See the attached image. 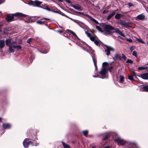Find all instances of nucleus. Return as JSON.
<instances>
[{"instance_id": "nucleus-55", "label": "nucleus", "mask_w": 148, "mask_h": 148, "mask_svg": "<svg viewBox=\"0 0 148 148\" xmlns=\"http://www.w3.org/2000/svg\"><path fill=\"white\" fill-rule=\"evenodd\" d=\"M129 41L130 42H132V41L131 39H130L129 40Z\"/></svg>"}, {"instance_id": "nucleus-27", "label": "nucleus", "mask_w": 148, "mask_h": 148, "mask_svg": "<svg viewBox=\"0 0 148 148\" xmlns=\"http://www.w3.org/2000/svg\"><path fill=\"white\" fill-rule=\"evenodd\" d=\"M128 79L131 81H133L134 80V78L133 75H130L128 76Z\"/></svg>"}, {"instance_id": "nucleus-39", "label": "nucleus", "mask_w": 148, "mask_h": 148, "mask_svg": "<svg viewBox=\"0 0 148 148\" xmlns=\"http://www.w3.org/2000/svg\"><path fill=\"white\" fill-rule=\"evenodd\" d=\"M73 21H74L75 23L77 24L78 25L79 24V22H80L79 21L74 19Z\"/></svg>"}, {"instance_id": "nucleus-58", "label": "nucleus", "mask_w": 148, "mask_h": 148, "mask_svg": "<svg viewBox=\"0 0 148 148\" xmlns=\"http://www.w3.org/2000/svg\"><path fill=\"white\" fill-rule=\"evenodd\" d=\"M44 19H46V20H49V18H44Z\"/></svg>"}, {"instance_id": "nucleus-8", "label": "nucleus", "mask_w": 148, "mask_h": 148, "mask_svg": "<svg viewBox=\"0 0 148 148\" xmlns=\"http://www.w3.org/2000/svg\"><path fill=\"white\" fill-rule=\"evenodd\" d=\"M107 73V70L106 68L103 67L101 69L99 73L100 74L101 76L99 77V78L102 79L105 78L106 77V75Z\"/></svg>"}, {"instance_id": "nucleus-32", "label": "nucleus", "mask_w": 148, "mask_h": 148, "mask_svg": "<svg viewBox=\"0 0 148 148\" xmlns=\"http://www.w3.org/2000/svg\"><path fill=\"white\" fill-rule=\"evenodd\" d=\"M109 134H107L105 136L102 138V140H105L107 139V138L109 137Z\"/></svg>"}, {"instance_id": "nucleus-21", "label": "nucleus", "mask_w": 148, "mask_h": 148, "mask_svg": "<svg viewBox=\"0 0 148 148\" xmlns=\"http://www.w3.org/2000/svg\"><path fill=\"white\" fill-rule=\"evenodd\" d=\"M64 148H71L70 146L63 142H61Z\"/></svg>"}, {"instance_id": "nucleus-48", "label": "nucleus", "mask_w": 148, "mask_h": 148, "mask_svg": "<svg viewBox=\"0 0 148 148\" xmlns=\"http://www.w3.org/2000/svg\"><path fill=\"white\" fill-rule=\"evenodd\" d=\"M128 5L130 6V7H132L133 6V4L131 3H128Z\"/></svg>"}, {"instance_id": "nucleus-17", "label": "nucleus", "mask_w": 148, "mask_h": 148, "mask_svg": "<svg viewBox=\"0 0 148 148\" xmlns=\"http://www.w3.org/2000/svg\"><path fill=\"white\" fill-rule=\"evenodd\" d=\"M141 90L142 91L148 92V86H143Z\"/></svg>"}, {"instance_id": "nucleus-49", "label": "nucleus", "mask_w": 148, "mask_h": 148, "mask_svg": "<svg viewBox=\"0 0 148 148\" xmlns=\"http://www.w3.org/2000/svg\"><path fill=\"white\" fill-rule=\"evenodd\" d=\"M123 24L125 25V26H127L128 25V24L127 23L125 22H123Z\"/></svg>"}, {"instance_id": "nucleus-19", "label": "nucleus", "mask_w": 148, "mask_h": 148, "mask_svg": "<svg viewBox=\"0 0 148 148\" xmlns=\"http://www.w3.org/2000/svg\"><path fill=\"white\" fill-rule=\"evenodd\" d=\"M11 40L10 39H7L5 41V44L6 45L9 46L10 45L11 43Z\"/></svg>"}, {"instance_id": "nucleus-22", "label": "nucleus", "mask_w": 148, "mask_h": 148, "mask_svg": "<svg viewBox=\"0 0 148 148\" xmlns=\"http://www.w3.org/2000/svg\"><path fill=\"white\" fill-rule=\"evenodd\" d=\"M115 14V12H113L112 13H111L107 17V19L108 20H109L113 16H114Z\"/></svg>"}, {"instance_id": "nucleus-50", "label": "nucleus", "mask_w": 148, "mask_h": 148, "mask_svg": "<svg viewBox=\"0 0 148 148\" xmlns=\"http://www.w3.org/2000/svg\"><path fill=\"white\" fill-rule=\"evenodd\" d=\"M130 49L131 51H132L134 49L133 47H130Z\"/></svg>"}, {"instance_id": "nucleus-10", "label": "nucleus", "mask_w": 148, "mask_h": 148, "mask_svg": "<svg viewBox=\"0 0 148 148\" xmlns=\"http://www.w3.org/2000/svg\"><path fill=\"white\" fill-rule=\"evenodd\" d=\"M145 18V16L143 14H141L138 15L135 17V19L137 21L142 20Z\"/></svg>"}, {"instance_id": "nucleus-23", "label": "nucleus", "mask_w": 148, "mask_h": 148, "mask_svg": "<svg viewBox=\"0 0 148 148\" xmlns=\"http://www.w3.org/2000/svg\"><path fill=\"white\" fill-rule=\"evenodd\" d=\"M16 42H12L10 44L9 46L12 47H13L14 49L15 48L14 46H16Z\"/></svg>"}, {"instance_id": "nucleus-24", "label": "nucleus", "mask_w": 148, "mask_h": 148, "mask_svg": "<svg viewBox=\"0 0 148 148\" xmlns=\"http://www.w3.org/2000/svg\"><path fill=\"white\" fill-rule=\"evenodd\" d=\"M121 15L119 13L116 14L115 16V18L116 19H119L121 17Z\"/></svg>"}, {"instance_id": "nucleus-54", "label": "nucleus", "mask_w": 148, "mask_h": 148, "mask_svg": "<svg viewBox=\"0 0 148 148\" xmlns=\"http://www.w3.org/2000/svg\"><path fill=\"white\" fill-rule=\"evenodd\" d=\"M103 148H110V147L109 146H106Z\"/></svg>"}, {"instance_id": "nucleus-6", "label": "nucleus", "mask_w": 148, "mask_h": 148, "mask_svg": "<svg viewBox=\"0 0 148 148\" xmlns=\"http://www.w3.org/2000/svg\"><path fill=\"white\" fill-rule=\"evenodd\" d=\"M104 46L106 48V54L107 56H108L110 54V51L114 52L115 50V49L114 48L111 46H108L106 45H104Z\"/></svg>"}, {"instance_id": "nucleus-42", "label": "nucleus", "mask_w": 148, "mask_h": 148, "mask_svg": "<svg viewBox=\"0 0 148 148\" xmlns=\"http://www.w3.org/2000/svg\"><path fill=\"white\" fill-rule=\"evenodd\" d=\"M122 56H121L122 58H123L124 60H125L126 59V57L123 54H122Z\"/></svg>"}, {"instance_id": "nucleus-3", "label": "nucleus", "mask_w": 148, "mask_h": 148, "mask_svg": "<svg viewBox=\"0 0 148 148\" xmlns=\"http://www.w3.org/2000/svg\"><path fill=\"white\" fill-rule=\"evenodd\" d=\"M42 3V2L36 0L34 1H31L27 4L31 6L40 8V5Z\"/></svg>"}, {"instance_id": "nucleus-46", "label": "nucleus", "mask_w": 148, "mask_h": 148, "mask_svg": "<svg viewBox=\"0 0 148 148\" xmlns=\"http://www.w3.org/2000/svg\"><path fill=\"white\" fill-rule=\"evenodd\" d=\"M67 30L72 34H73L74 33V32L71 30L67 29Z\"/></svg>"}, {"instance_id": "nucleus-13", "label": "nucleus", "mask_w": 148, "mask_h": 148, "mask_svg": "<svg viewBox=\"0 0 148 148\" xmlns=\"http://www.w3.org/2000/svg\"><path fill=\"white\" fill-rule=\"evenodd\" d=\"M40 8H42L43 9L46 10L49 12L52 11L53 12H56V11L52 10H51L49 8L48 6L46 4H44L43 5V7H41Z\"/></svg>"}, {"instance_id": "nucleus-33", "label": "nucleus", "mask_w": 148, "mask_h": 148, "mask_svg": "<svg viewBox=\"0 0 148 148\" xmlns=\"http://www.w3.org/2000/svg\"><path fill=\"white\" fill-rule=\"evenodd\" d=\"M85 33L86 34V35H87V36L89 38H90L91 36V34L90 33L87 32L86 31H85Z\"/></svg>"}, {"instance_id": "nucleus-16", "label": "nucleus", "mask_w": 148, "mask_h": 148, "mask_svg": "<svg viewBox=\"0 0 148 148\" xmlns=\"http://www.w3.org/2000/svg\"><path fill=\"white\" fill-rule=\"evenodd\" d=\"M2 127L4 129H9L11 128V125L8 123L3 124L2 125Z\"/></svg>"}, {"instance_id": "nucleus-63", "label": "nucleus", "mask_w": 148, "mask_h": 148, "mask_svg": "<svg viewBox=\"0 0 148 148\" xmlns=\"http://www.w3.org/2000/svg\"><path fill=\"white\" fill-rule=\"evenodd\" d=\"M41 52L42 53H47V52Z\"/></svg>"}, {"instance_id": "nucleus-28", "label": "nucleus", "mask_w": 148, "mask_h": 148, "mask_svg": "<svg viewBox=\"0 0 148 148\" xmlns=\"http://www.w3.org/2000/svg\"><path fill=\"white\" fill-rule=\"evenodd\" d=\"M9 47V51L11 53H14V50L13 49V47H12L10 46Z\"/></svg>"}, {"instance_id": "nucleus-7", "label": "nucleus", "mask_w": 148, "mask_h": 148, "mask_svg": "<svg viewBox=\"0 0 148 148\" xmlns=\"http://www.w3.org/2000/svg\"><path fill=\"white\" fill-rule=\"evenodd\" d=\"M115 141L118 144H120L121 145H123L125 144H128V142H126L120 137L115 138Z\"/></svg>"}, {"instance_id": "nucleus-64", "label": "nucleus", "mask_w": 148, "mask_h": 148, "mask_svg": "<svg viewBox=\"0 0 148 148\" xmlns=\"http://www.w3.org/2000/svg\"><path fill=\"white\" fill-rule=\"evenodd\" d=\"M91 148H96V147L95 146H94L92 147Z\"/></svg>"}, {"instance_id": "nucleus-43", "label": "nucleus", "mask_w": 148, "mask_h": 148, "mask_svg": "<svg viewBox=\"0 0 148 148\" xmlns=\"http://www.w3.org/2000/svg\"><path fill=\"white\" fill-rule=\"evenodd\" d=\"M108 63L106 62H103L102 64V65L103 66H104L106 65H107Z\"/></svg>"}, {"instance_id": "nucleus-44", "label": "nucleus", "mask_w": 148, "mask_h": 148, "mask_svg": "<svg viewBox=\"0 0 148 148\" xmlns=\"http://www.w3.org/2000/svg\"><path fill=\"white\" fill-rule=\"evenodd\" d=\"M132 73H133V74H132V75H133V76H134L135 77H136V73L134 71H133Z\"/></svg>"}, {"instance_id": "nucleus-61", "label": "nucleus", "mask_w": 148, "mask_h": 148, "mask_svg": "<svg viewBox=\"0 0 148 148\" xmlns=\"http://www.w3.org/2000/svg\"><path fill=\"white\" fill-rule=\"evenodd\" d=\"M2 14V12H0V16H1Z\"/></svg>"}, {"instance_id": "nucleus-62", "label": "nucleus", "mask_w": 148, "mask_h": 148, "mask_svg": "<svg viewBox=\"0 0 148 148\" xmlns=\"http://www.w3.org/2000/svg\"><path fill=\"white\" fill-rule=\"evenodd\" d=\"M64 16H65V17H66L67 16L66 15H65V14L64 15Z\"/></svg>"}, {"instance_id": "nucleus-9", "label": "nucleus", "mask_w": 148, "mask_h": 148, "mask_svg": "<svg viewBox=\"0 0 148 148\" xmlns=\"http://www.w3.org/2000/svg\"><path fill=\"white\" fill-rule=\"evenodd\" d=\"M86 51L89 53L90 54L92 58V60H93V62H94V65L95 66V70H97V64H96V60H95V59L94 58H93V56L94 55V51H93V50H91V51L90 52H89L88 51Z\"/></svg>"}, {"instance_id": "nucleus-47", "label": "nucleus", "mask_w": 148, "mask_h": 148, "mask_svg": "<svg viewBox=\"0 0 148 148\" xmlns=\"http://www.w3.org/2000/svg\"><path fill=\"white\" fill-rule=\"evenodd\" d=\"M113 68V66H111L110 67L109 69V70L110 71V72H111L112 71V69Z\"/></svg>"}, {"instance_id": "nucleus-31", "label": "nucleus", "mask_w": 148, "mask_h": 148, "mask_svg": "<svg viewBox=\"0 0 148 148\" xmlns=\"http://www.w3.org/2000/svg\"><path fill=\"white\" fill-rule=\"evenodd\" d=\"M88 132V131L87 130L83 131V133L84 135L85 136H86L87 135Z\"/></svg>"}, {"instance_id": "nucleus-12", "label": "nucleus", "mask_w": 148, "mask_h": 148, "mask_svg": "<svg viewBox=\"0 0 148 148\" xmlns=\"http://www.w3.org/2000/svg\"><path fill=\"white\" fill-rule=\"evenodd\" d=\"M138 77H141L144 79H148V73H146L138 75Z\"/></svg>"}, {"instance_id": "nucleus-30", "label": "nucleus", "mask_w": 148, "mask_h": 148, "mask_svg": "<svg viewBox=\"0 0 148 148\" xmlns=\"http://www.w3.org/2000/svg\"><path fill=\"white\" fill-rule=\"evenodd\" d=\"M136 40L139 42H140L141 43L143 44H145V42L141 39L137 38L136 39Z\"/></svg>"}, {"instance_id": "nucleus-60", "label": "nucleus", "mask_w": 148, "mask_h": 148, "mask_svg": "<svg viewBox=\"0 0 148 148\" xmlns=\"http://www.w3.org/2000/svg\"><path fill=\"white\" fill-rule=\"evenodd\" d=\"M69 19H70L72 20V21H73V20H74V19L71 18H69Z\"/></svg>"}, {"instance_id": "nucleus-34", "label": "nucleus", "mask_w": 148, "mask_h": 148, "mask_svg": "<svg viewBox=\"0 0 148 148\" xmlns=\"http://www.w3.org/2000/svg\"><path fill=\"white\" fill-rule=\"evenodd\" d=\"M147 69L146 67H139L138 68V70H142L143 69Z\"/></svg>"}, {"instance_id": "nucleus-26", "label": "nucleus", "mask_w": 148, "mask_h": 148, "mask_svg": "<svg viewBox=\"0 0 148 148\" xmlns=\"http://www.w3.org/2000/svg\"><path fill=\"white\" fill-rule=\"evenodd\" d=\"M14 47H15L14 49L16 50H20L21 48V47L19 45H16V46H14Z\"/></svg>"}, {"instance_id": "nucleus-40", "label": "nucleus", "mask_w": 148, "mask_h": 148, "mask_svg": "<svg viewBox=\"0 0 148 148\" xmlns=\"http://www.w3.org/2000/svg\"><path fill=\"white\" fill-rule=\"evenodd\" d=\"M36 23L42 25L43 24V22L41 21H38L36 22Z\"/></svg>"}, {"instance_id": "nucleus-25", "label": "nucleus", "mask_w": 148, "mask_h": 148, "mask_svg": "<svg viewBox=\"0 0 148 148\" xmlns=\"http://www.w3.org/2000/svg\"><path fill=\"white\" fill-rule=\"evenodd\" d=\"M119 78L120 79L119 82L120 83H122L124 78V77L123 76H120L119 77Z\"/></svg>"}, {"instance_id": "nucleus-2", "label": "nucleus", "mask_w": 148, "mask_h": 148, "mask_svg": "<svg viewBox=\"0 0 148 148\" xmlns=\"http://www.w3.org/2000/svg\"><path fill=\"white\" fill-rule=\"evenodd\" d=\"M102 26L103 27V32L101 29L100 27L98 25L96 26V28L100 32H103L105 35H110L112 34L111 30L114 29V28L109 25H107L105 23H103Z\"/></svg>"}, {"instance_id": "nucleus-29", "label": "nucleus", "mask_w": 148, "mask_h": 148, "mask_svg": "<svg viewBox=\"0 0 148 148\" xmlns=\"http://www.w3.org/2000/svg\"><path fill=\"white\" fill-rule=\"evenodd\" d=\"M96 38V36H91L89 38L91 41H94L95 40Z\"/></svg>"}, {"instance_id": "nucleus-14", "label": "nucleus", "mask_w": 148, "mask_h": 148, "mask_svg": "<svg viewBox=\"0 0 148 148\" xmlns=\"http://www.w3.org/2000/svg\"><path fill=\"white\" fill-rule=\"evenodd\" d=\"M114 58L116 60H121L122 59L121 56L117 53H116L115 54Z\"/></svg>"}, {"instance_id": "nucleus-41", "label": "nucleus", "mask_w": 148, "mask_h": 148, "mask_svg": "<svg viewBox=\"0 0 148 148\" xmlns=\"http://www.w3.org/2000/svg\"><path fill=\"white\" fill-rule=\"evenodd\" d=\"M32 38H29L27 40V42L28 43H30V41L32 40Z\"/></svg>"}, {"instance_id": "nucleus-1", "label": "nucleus", "mask_w": 148, "mask_h": 148, "mask_svg": "<svg viewBox=\"0 0 148 148\" xmlns=\"http://www.w3.org/2000/svg\"><path fill=\"white\" fill-rule=\"evenodd\" d=\"M27 15L21 13L17 12L15 14H8L6 18V21L8 22L16 20L17 18H21L23 17H25Z\"/></svg>"}, {"instance_id": "nucleus-57", "label": "nucleus", "mask_w": 148, "mask_h": 148, "mask_svg": "<svg viewBox=\"0 0 148 148\" xmlns=\"http://www.w3.org/2000/svg\"><path fill=\"white\" fill-rule=\"evenodd\" d=\"M60 14L62 15L63 16H64V14L62 12H61L60 13Z\"/></svg>"}, {"instance_id": "nucleus-56", "label": "nucleus", "mask_w": 148, "mask_h": 148, "mask_svg": "<svg viewBox=\"0 0 148 148\" xmlns=\"http://www.w3.org/2000/svg\"><path fill=\"white\" fill-rule=\"evenodd\" d=\"M58 32H60V33H62L63 32L62 31H61V30H59V31H58Z\"/></svg>"}, {"instance_id": "nucleus-15", "label": "nucleus", "mask_w": 148, "mask_h": 148, "mask_svg": "<svg viewBox=\"0 0 148 148\" xmlns=\"http://www.w3.org/2000/svg\"><path fill=\"white\" fill-rule=\"evenodd\" d=\"M5 42L4 40H0V50L2 49L5 46Z\"/></svg>"}, {"instance_id": "nucleus-36", "label": "nucleus", "mask_w": 148, "mask_h": 148, "mask_svg": "<svg viewBox=\"0 0 148 148\" xmlns=\"http://www.w3.org/2000/svg\"><path fill=\"white\" fill-rule=\"evenodd\" d=\"M133 55L136 57H137V53L136 51H133Z\"/></svg>"}, {"instance_id": "nucleus-4", "label": "nucleus", "mask_w": 148, "mask_h": 148, "mask_svg": "<svg viewBox=\"0 0 148 148\" xmlns=\"http://www.w3.org/2000/svg\"><path fill=\"white\" fill-rule=\"evenodd\" d=\"M30 144H31L32 146H38V145L34 144L32 142L29 141V139L28 138H25L23 142V145L24 147L25 148H28L29 145Z\"/></svg>"}, {"instance_id": "nucleus-38", "label": "nucleus", "mask_w": 148, "mask_h": 148, "mask_svg": "<svg viewBox=\"0 0 148 148\" xmlns=\"http://www.w3.org/2000/svg\"><path fill=\"white\" fill-rule=\"evenodd\" d=\"M72 34L75 38H77V39L79 40V38L78 37V36L74 32Z\"/></svg>"}, {"instance_id": "nucleus-20", "label": "nucleus", "mask_w": 148, "mask_h": 148, "mask_svg": "<svg viewBox=\"0 0 148 148\" xmlns=\"http://www.w3.org/2000/svg\"><path fill=\"white\" fill-rule=\"evenodd\" d=\"M129 144L130 145H133L134 147L136 148H140L137 144L135 142H130Z\"/></svg>"}, {"instance_id": "nucleus-59", "label": "nucleus", "mask_w": 148, "mask_h": 148, "mask_svg": "<svg viewBox=\"0 0 148 148\" xmlns=\"http://www.w3.org/2000/svg\"><path fill=\"white\" fill-rule=\"evenodd\" d=\"M0 117V122H2V119Z\"/></svg>"}, {"instance_id": "nucleus-11", "label": "nucleus", "mask_w": 148, "mask_h": 148, "mask_svg": "<svg viewBox=\"0 0 148 148\" xmlns=\"http://www.w3.org/2000/svg\"><path fill=\"white\" fill-rule=\"evenodd\" d=\"M71 7L75 9L78 11H81L82 10L80 6L78 4H77L75 5H72Z\"/></svg>"}, {"instance_id": "nucleus-35", "label": "nucleus", "mask_w": 148, "mask_h": 148, "mask_svg": "<svg viewBox=\"0 0 148 148\" xmlns=\"http://www.w3.org/2000/svg\"><path fill=\"white\" fill-rule=\"evenodd\" d=\"M127 63H130L131 64H132L133 63V61L130 59H128L126 61Z\"/></svg>"}, {"instance_id": "nucleus-51", "label": "nucleus", "mask_w": 148, "mask_h": 148, "mask_svg": "<svg viewBox=\"0 0 148 148\" xmlns=\"http://www.w3.org/2000/svg\"><path fill=\"white\" fill-rule=\"evenodd\" d=\"M66 2L68 3H71V1L69 0H66Z\"/></svg>"}, {"instance_id": "nucleus-37", "label": "nucleus", "mask_w": 148, "mask_h": 148, "mask_svg": "<svg viewBox=\"0 0 148 148\" xmlns=\"http://www.w3.org/2000/svg\"><path fill=\"white\" fill-rule=\"evenodd\" d=\"M94 42L96 45H97L99 44V41L97 40H95L94 41Z\"/></svg>"}, {"instance_id": "nucleus-18", "label": "nucleus", "mask_w": 148, "mask_h": 148, "mask_svg": "<svg viewBox=\"0 0 148 148\" xmlns=\"http://www.w3.org/2000/svg\"><path fill=\"white\" fill-rule=\"evenodd\" d=\"M115 32L118 34L123 37H125V36L124 34L121 31L118 29L116 30L115 31Z\"/></svg>"}, {"instance_id": "nucleus-5", "label": "nucleus", "mask_w": 148, "mask_h": 148, "mask_svg": "<svg viewBox=\"0 0 148 148\" xmlns=\"http://www.w3.org/2000/svg\"><path fill=\"white\" fill-rule=\"evenodd\" d=\"M77 13L79 14L83 15L86 16V17L89 18L90 20L93 21L94 22L97 24H98L99 23V22L97 21L93 18L91 16H89L88 14H84L83 12H77Z\"/></svg>"}, {"instance_id": "nucleus-45", "label": "nucleus", "mask_w": 148, "mask_h": 148, "mask_svg": "<svg viewBox=\"0 0 148 148\" xmlns=\"http://www.w3.org/2000/svg\"><path fill=\"white\" fill-rule=\"evenodd\" d=\"M5 1V0H0V5L3 3Z\"/></svg>"}, {"instance_id": "nucleus-53", "label": "nucleus", "mask_w": 148, "mask_h": 148, "mask_svg": "<svg viewBox=\"0 0 148 148\" xmlns=\"http://www.w3.org/2000/svg\"><path fill=\"white\" fill-rule=\"evenodd\" d=\"M93 77H98L97 75H93Z\"/></svg>"}, {"instance_id": "nucleus-52", "label": "nucleus", "mask_w": 148, "mask_h": 148, "mask_svg": "<svg viewBox=\"0 0 148 148\" xmlns=\"http://www.w3.org/2000/svg\"><path fill=\"white\" fill-rule=\"evenodd\" d=\"M79 26L81 27L82 28V29H84V28L82 27V26L81 25H80L79 24Z\"/></svg>"}]
</instances>
